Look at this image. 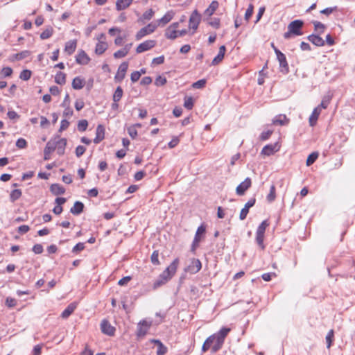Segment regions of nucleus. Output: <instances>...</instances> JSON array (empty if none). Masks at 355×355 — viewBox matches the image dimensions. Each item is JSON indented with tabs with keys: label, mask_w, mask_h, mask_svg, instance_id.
Listing matches in <instances>:
<instances>
[{
	"label": "nucleus",
	"mask_w": 355,
	"mask_h": 355,
	"mask_svg": "<svg viewBox=\"0 0 355 355\" xmlns=\"http://www.w3.org/2000/svg\"><path fill=\"white\" fill-rule=\"evenodd\" d=\"M76 49V41L70 40L65 44L64 51L69 54L71 55Z\"/></svg>",
	"instance_id": "obj_28"
},
{
	"label": "nucleus",
	"mask_w": 355,
	"mask_h": 355,
	"mask_svg": "<svg viewBox=\"0 0 355 355\" xmlns=\"http://www.w3.org/2000/svg\"><path fill=\"white\" fill-rule=\"evenodd\" d=\"M289 119L285 114H278L272 119L273 125H286L289 123Z\"/></svg>",
	"instance_id": "obj_16"
},
{
	"label": "nucleus",
	"mask_w": 355,
	"mask_h": 355,
	"mask_svg": "<svg viewBox=\"0 0 355 355\" xmlns=\"http://www.w3.org/2000/svg\"><path fill=\"white\" fill-rule=\"evenodd\" d=\"M155 45H156L155 40H146L138 45V46L136 49V52L137 53H143L144 51L151 49Z\"/></svg>",
	"instance_id": "obj_9"
},
{
	"label": "nucleus",
	"mask_w": 355,
	"mask_h": 355,
	"mask_svg": "<svg viewBox=\"0 0 355 355\" xmlns=\"http://www.w3.org/2000/svg\"><path fill=\"white\" fill-rule=\"evenodd\" d=\"M218 7V2L217 1H213L209 6L205 10V15L209 17L211 16Z\"/></svg>",
	"instance_id": "obj_30"
},
{
	"label": "nucleus",
	"mask_w": 355,
	"mask_h": 355,
	"mask_svg": "<svg viewBox=\"0 0 355 355\" xmlns=\"http://www.w3.org/2000/svg\"><path fill=\"white\" fill-rule=\"evenodd\" d=\"M55 148L56 144L53 141V140H50L47 142L44 150L47 152V153L51 154V153L53 152Z\"/></svg>",
	"instance_id": "obj_39"
},
{
	"label": "nucleus",
	"mask_w": 355,
	"mask_h": 355,
	"mask_svg": "<svg viewBox=\"0 0 355 355\" xmlns=\"http://www.w3.org/2000/svg\"><path fill=\"white\" fill-rule=\"evenodd\" d=\"M318 157V153L316 152L311 153L306 159V165L311 166L313 164Z\"/></svg>",
	"instance_id": "obj_41"
},
{
	"label": "nucleus",
	"mask_w": 355,
	"mask_h": 355,
	"mask_svg": "<svg viewBox=\"0 0 355 355\" xmlns=\"http://www.w3.org/2000/svg\"><path fill=\"white\" fill-rule=\"evenodd\" d=\"M150 261L153 265L158 266L160 264L159 261V251L155 250L150 257Z\"/></svg>",
	"instance_id": "obj_42"
},
{
	"label": "nucleus",
	"mask_w": 355,
	"mask_h": 355,
	"mask_svg": "<svg viewBox=\"0 0 355 355\" xmlns=\"http://www.w3.org/2000/svg\"><path fill=\"white\" fill-rule=\"evenodd\" d=\"M101 329L102 332L108 336H113L114 334L115 329L112 327L109 321L103 320L101 324Z\"/></svg>",
	"instance_id": "obj_12"
},
{
	"label": "nucleus",
	"mask_w": 355,
	"mask_h": 355,
	"mask_svg": "<svg viewBox=\"0 0 355 355\" xmlns=\"http://www.w3.org/2000/svg\"><path fill=\"white\" fill-rule=\"evenodd\" d=\"M107 44L105 41H100L96 45L95 53L101 55L107 50Z\"/></svg>",
	"instance_id": "obj_27"
},
{
	"label": "nucleus",
	"mask_w": 355,
	"mask_h": 355,
	"mask_svg": "<svg viewBox=\"0 0 355 355\" xmlns=\"http://www.w3.org/2000/svg\"><path fill=\"white\" fill-rule=\"evenodd\" d=\"M304 21L300 19H295L288 25V31L284 33L285 39H290L293 36H300L303 34L302 31Z\"/></svg>",
	"instance_id": "obj_3"
},
{
	"label": "nucleus",
	"mask_w": 355,
	"mask_h": 355,
	"mask_svg": "<svg viewBox=\"0 0 355 355\" xmlns=\"http://www.w3.org/2000/svg\"><path fill=\"white\" fill-rule=\"evenodd\" d=\"M322 110L319 107H315L309 119V123L310 126L313 127L317 123L318 117Z\"/></svg>",
	"instance_id": "obj_18"
},
{
	"label": "nucleus",
	"mask_w": 355,
	"mask_h": 355,
	"mask_svg": "<svg viewBox=\"0 0 355 355\" xmlns=\"http://www.w3.org/2000/svg\"><path fill=\"white\" fill-rule=\"evenodd\" d=\"M53 33V28L51 26H48L41 34L40 38L46 40L51 37Z\"/></svg>",
	"instance_id": "obj_36"
},
{
	"label": "nucleus",
	"mask_w": 355,
	"mask_h": 355,
	"mask_svg": "<svg viewBox=\"0 0 355 355\" xmlns=\"http://www.w3.org/2000/svg\"><path fill=\"white\" fill-rule=\"evenodd\" d=\"M150 342L157 345V355H164L167 352V347L157 339H151Z\"/></svg>",
	"instance_id": "obj_22"
},
{
	"label": "nucleus",
	"mask_w": 355,
	"mask_h": 355,
	"mask_svg": "<svg viewBox=\"0 0 355 355\" xmlns=\"http://www.w3.org/2000/svg\"><path fill=\"white\" fill-rule=\"evenodd\" d=\"M86 148L83 146H78L76 148V155L78 157L82 156L85 152Z\"/></svg>",
	"instance_id": "obj_60"
},
{
	"label": "nucleus",
	"mask_w": 355,
	"mask_h": 355,
	"mask_svg": "<svg viewBox=\"0 0 355 355\" xmlns=\"http://www.w3.org/2000/svg\"><path fill=\"white\" fill-rule=\"evenodd\" d=\"M220 19L219 18H211L208 22L209 25L215 28H218L220 27Z\"/></svg>",
	"instance_id": "obj_52"
},
{
	"label": "nucleus",
	"mask_w": 355,
	"mask_h": 355,
	"mask_svg": "<svg viewBox=\"0 0 355 355\" xmlns=\"http://www.w3.org/2000/svg\"><path fill=\"white\" fill-rule=\"evenodd\" d=\"M165 37L169 40H175L178 37V31L168 27L164 33Z\"/></svg>",
	"instance_id": "obj_32"
},
{
	"label": "nucleus",
	"mask_w": 355,
	"mask_h": 355,
	"mask_svg": "<svg viewBox=\"0 0 355 355\" xmlns=\"http://www.w3.org/2000/svg\"><path fill=\"white\" fill-rule=\"evenodd\" d=\"M179 264V259H175L173 262L159 275L157 279L153 283V289L166 284L175 274Z\"/></svg>",
	"instance_id": "obj_1"
},
{
	"label": "nucleus",
	"mask_w": 355,
	"mask_h": 355,
	"mask_svg": "<svg viewBox=\"0 0 355 355\" xmlns=\"http://www.w3.org/2000/svg\"><path fill=\"white\" fill-rule=\"evenodd\" d=\"M213 339H214L213 336H209V338H207V340L205 341V343L202 345V352H205L207 351L211 347Z\"/></svg>",
	"instance_id": "obj_43"
},
{
	"label": "nucleus",
	"mask_w": 355,
	"mask_h": 355,
	"mask_svg": "<svg viewBox=\"0 0 355 355\" xmlns=\"http://www.w3.org/2000/svg\"><path fill=\"white\" fill-rule=\"evenodd\" d=\"M280 149V145L278 142H276L272 144H268L266 145L261 150V154L266 155V156H270L273 155L275 153L279 151Z\"/></svg>",
	"instance_id": "obj_6"
},
{
	"label": "nucleus",
	"mask_w": 355,
	"mask_h": 355,
	"mask_svg": "<svg viewBox=\"0 0 355 355\" xmlns=\"http://www.w3.org/2000/svg\"><path fill=\"white\" fill-rule=\"evenodd\" d=\"M50 190L54 195H61L65 191V189L59 184H53L50 187Z\"/></svg>",
	"instance_id": "obj_29"
},
{
	"label": "nucleus",
	"mask_w": 355,
	"mask_h": 355,
	"mask_svg": "<svg viewBox=\"0 0 355 355\" xmlns=\"http://www.w3.org/2000/svg\"><path fill=\"white\" fill-rule=\"evenodd\" d=\"M151 326V322H148L146 320H142L139 322L137 326V335L139 337L144 336L150 327Z\"/></svg>",
	"instance_id": "obj_11"
},
{
	"label": "nucleus",
	"mask_w": 355,
	"mask_h": 355,
	"mask_svg": "<svg viewBox=\"0 0 355 355\" xmlns=\"http://www.w3.org/2000/svg\"><path fill=\"white\" fill-rule=\"evenodd\" d=\"M230 328L224 327L222 328L216 334L211 336L214 337L211 345V352L213 353H216L222 347L225 338L227 336V334L230 332Z\"/></svg>",
	"instance_id": "obj_2"
},
{
	"label": "nucleus",
	"mask_w": 355,
	"mask_h": 355,
	"mask_svg": "<svg viewBox=\"0 0 355 355\" xmlns=\"http://www.w3.org/2000/svg\"><path fill=\"white\" fill-rule=\"evenodd\" d=\"M85 248V245L83 243H77L73 248V250H72V252H78L79 251H81L83 250V249Z\"/></svg>",
	"instance_id": "obj_64"
},
{
	"label": "nucleus",
	"mask_w": 355,
	"mask_h": 355,
	"mask_svg": "<svg viewBox=\"0 0 355 355\" xmlns=\"http://www.w3.org/2000/svg\"><path fill=\"white\" fill-rule=\"evenodd\" d=\"M133 0H117L116 2V8L117 10H122L128 7L132 3Z\"/></svg>",
	"instance_id": "obj_26"
},
{
	"label": "nucleus",
	"mask_w": 355,
	"mask_h": 355,
	"mask_svg": "<svg viewBox=\"0 0 355 355\" xmlns=\"http://www.w3.org/2000/svg\"><path fill=\"white\" fill-rule=\"evenodd\" d=\"M43 250V246L41 244H35L33 247V251L37 254L42 253Z\"/></svg>",
	"instance_id": "obj_62"
},
{
	"label": "nucleus",
	"mask_w": 355,
	"mask_h": 355,
	"mask_svg": "<svg viewBox=\"0 0 355 355\" xmlns=\"http://www.w3.org/2000/svg\"><path fill=\"white\" fill-rule=\"evenodd\" d=\"M76 61L80 64H87L90 61V58L84 51H80L76 55Z\"/></svg>",
	"instance_id": "obj_20"
},
{
	"label": "nucleus",
	"mask_w": 355,
	"mask_h": 355,
	"mask_svg": "<svg viewBox=\"0 0 355 355\" xmlns=\"http://www.w3.org/2000/svg\"><path fill=\"white\" fill-rule=\"evenodd\" d=\"M205 84L206 80L205 79H201L193 83L192 87L196 89H201L205 87Z\"/></svg>",
	"instance_id": "obj_53"
},
{
	"label": "nucleus",
	"mask_w": 355,
	"mask_h": 355,
	"mask_svg": "<svg viewBox=\"0 0 355 355\" xmlns=\"http://www.w3.org/2000/svg\"><path fill=\"white\" fill-rule=\"evenodd\" d=\"M206 229L204 225H200L198 227L197 231L195 234L194 239H198V241H200V236L203 235L205 233Z\"/></svg>",
	"instance_id": "obj_45"
},
{
	"label": "nucleus",
	"mask_w": 355,
	"mask_h": 355,
	"mask_svg": "<svg viewBox=\"0 0 355 355\" xmlns=\"http://www.w3.org/2000/svg\"><path fill=\"white\" fill-rule=\"evenodd\" d=\"M333 337H334V331L330 330L326 336V342L327 344V348H329L331 347Z\"/></svg>",
	"instance_id": "obj_58"
},
{
	"label": "nucleus",
	"mask_w": 355,
	"mask_h": 355,
	"mask_svg": "<svg viewBox=\"0 0 355 355\" xmlns=\"http://www.w3.org/2000/svg\"><path fill=\"white\" fill-rule=\"evenodd\" d=\"M31 71L28 69L23 70L19 75V78L23 80H28L31 77Z\"/></svg>",
	"instance_id": "obj_46"
},
{
	"label": "nucleus",
	"mask_w": 355,
	"mask_h": 355,
	"mask_svg": "<svg viewBox=\"0 0 355 355\" xmlns=\"http://www.w3.org/2000/svg\"><path fill=\"white\" fill-rule=\"evenodd\" d=\"M254 6L252 4H250L245 13V19L248 21L250 18L253 14Z\"/></svg>",
	"instance_id": "obj_50"
},
{
	"label": "nucleus",
	"mask_w": 355,
	"mask_h": 355,
	"mask_svg": "<svg viewBox=\"0 0 355 355\" xmlns=\"http://www.w3.org/2000/svg\"><path fill=\"white\" fill-rule=\"evenodd\" d=\"M127 54L128 53L124 51V49H121L114 53V57L116 59H119L124 58L125 56H126Z\"/></svg>",
	"instance_id": "obj_57"
},
{
	"label": "nucleus",
	"mask_w": 355,
	"mask_h": 355,
	"mask_svg": "<svg viewBox=\"0 0 355 355\" xmlns=\"http://www.w3.org/2000/svg\"><path fill=\"white\" fill-rule=\"evenodd\" d=\"M277 58L279 62L280 67L287 72L288 71V65L285 55L283 53H279V57Z\"/></svg>",
	"instance_id": "obj_31"
},
{
	"label": "nucleus",
	"mask_w": 355,
	"mask_h": 355,
	"mask_svg": "<svg viewBox=\"0 0 355 355\" xmlns=\"http://www.w3.org/2000/svg\"><path fill=\"white\" fill-rule=\"evenodd\" d=\"M166 83V79L165 77H163L162 76H159L156 78L155 80V84L157 85V86H162L164 85H165Z\"/></svg>",
	"instance_id": "obj_55"
},
{
	"label": "nucleus",
	"mask_w": 355,
	"mask_h": 355,
	"mask_svg": "<svg viewBox=\"0 0 355 355\" xmlns=\"http://www.w3.org/2000/svg\"><path fill=\"white\" fill-rule=\"evenodd\" d=\"M276 197L275 195V187L274 184L271 185L270 189V192L268 195L267 196V200L268 202H272L275 200Z\"/></svg>",
	"instance_id": "obj_44"
},
{
	"label": "nucleus",
	"mask_w": 355,
	"mask_h": 355,
	"mask_svg": "<svg viewBox=\"0 0 355 355\" xmlns=\"http://www.w3.org/2000/svg\"><path fill=\"white\" fill-rule=\"evenodd\" d=\"M154 13L155 12L153 9H149L143 14L142 18L146 20H150L153 17Z\"/></svg>",
	"instance_id": "obj_54"
},
{
	"label": "nucleus",
	"mask_w": 355,
	"mask_h": 355,
	"mask_svg": "<svg viewBox=\"0 0 355 355\" xmlns=\"http://www.w3.org/2000/svg\"><path fill=\"white\" fill-rule=\"evenodd\" d=\"M55 82L59 85H64L66 83V75L65 73L58 71L55 76Z\"/></svg>",
	"instance_id": "obj_34"
},
{
	"label": "nucleus",
	"mask_w": 355,
	"mask_h": 355,
	"mask_svg": "<svg viewBox=\"0 0 355 355\" xmlns=\"http://www.w3.org/2000/svg\"><path fill=\"white\" fill-rule=\"evenodd\" d=\"M272 134V130H267L265 132H263L260 135V139L261 140H267L270 138L271 135Z\"/></svg>",
	"instance_id": "obj_61"
},
{
	"label": "nucleus",
	"mask_w": 355,
	"mask_h": 355,
	"mask_svg": "<svg viewBox=\"0 0 355 355\" xmlns=\"http://www.w3.org/2000/svg\"><path fill=\"white\" fill-rule=\"evenodd\" d=\"M225 51L226 48L224 45L220 46L218 55L212 60L213 65H216L223 60Z\"/></svg>",
	"instance_id": "obj_23"
},
{
	"label": "nucleus",
	"mask_w": 355,
	"mask_h": 355,
	"mask_svg": "<svg viewBox=\"0 0 355 355\" xmlns=\"http://www.w3.org/2000/svg\"><path fill=\"white\" fill-rule=\"evenodd\" d=\"M175 16V12L173 10L168 11L161 19L154 21L157 27L164 26L168 22H170Z\"/></svg>",
	"instance_id": "obj_7"
},
{
	"label": "nucleus",
	"mask_w": 355,
	"mask_h": 355,
	"mask_svg": "<svg viewBox=\"0 0 355 355\" xmlns=\"http://www.w3.org/2000/svg\"><path fill=\"white\" fill-rule=\"evenodd\" d=\"M27 146L26 141L23 138H19L16 141V146L19 148H24Z\"/></svg>",
	"instance_id": "obj_59"
},
{
	"label": "nucleus",
	"mask_w": 355,
	"mask_h": 355,
	"mask_svg": "<svg viewBox=\"0 0 355 355\" xmlns=\"http://www.w3.org/2000/svg\"><path fill=\"white\" fill-rule=\"evenodd\" d=\"M157 26L153 22L148 24L145 27L141 28L136 34L135 39L137 40H140L141 38L148 35L149 34L153 33L157 28Z\"/></svg>",
	"instance_id": "obj_5"
},
{
	"label": "nucleus",
	"mask_w": 355,
	"mask_h": 355,
	"mask_svg": "<svg viewBox=\"0 0 355 355\" xmlns=\"http://www.w3.org/2000/svg\"><path fill=\"white\" fill-rule=\"evenodd\" d=\"M268 225V220H265L259 225L256 232V242L262 250L265 248L263 243L264 235L266 229Z\"/></svg>",
	"instance_id": "obj_4"
},
{
	"label": "nucleus",
	"mask_w": 355,
	"mask_h": 355,
	"mask_svg": "<svg viewBox=\"0 0 355 355\" xmlns=\"http://www.w3.org/2000/svg\"><path fill=\"white\" fill-rule=\"evenodd\" d=\"M255 198L250 199L245 205L244 207L241 209L239 215L240 220H243L246 218L247 215L249 212V209L254 206L255 204Z\"/></svg>",
	"instance_id": "obj_13"
},
{
	"label": "nucleus",
	"mask_w": 355,
	"mask_h": 355,
	"mask_svg": "<svg viewBox=\"0 0 355 355\" xmlns=\"http://www.w3.org/2000/svg\"><path fill=\"white\" fill-rule=\"evenodd\" d=\"M202 268L201 262L199 259H193L191 264L188 267V270L191 273H197Z\"/></svg>",
	"instance_id": "obj_19"
},
{
	"label": "nucleus",
	"mask_w": 355,
	"mask_h": 355,
	"mask_svg": "<svg viewBox=\"0 0 355 355\" xmlns=\"http://www.w3.org/2000/svg\"><path fill=\"white\" fill-rule=\"evenodd\" d=\"M331 99V97L330 96H324L322 98L320 104L318 106H317V107H319L320 110H322V109H326L328 107L329 104L330 103Z\"/></svg>",
	"instance_id": "obj_35"
},
{
	"label": "nucleus",
	"mask_w": 355,
	"mask_h": 355,
	"mask_svg": "<svg viewBox=\"0 0 355 355\" xmlns=\"http://www.w3.org/2000/svg\"><path fill=\"white\" fill-rule=\"evenodd\" d=\"M200 21V15L195 10L191 15L189 18V27L196 31Z\"/></svg>",
	"instance_id": "obj_10"
},
{
	"label": "nucleus",
	"mask_w": 355,
	"mask_h": 355,
	"mask_svg": "<svg viewBox=\"0 0 355 355\" xmlns=\"http://www.w3.org/2000/svg\"><path fill=\"white\" fill-rule=\"evenodd\" d=\"M53 141L56 144L57 153L59 155H62L64 153L65 147L67 145V139L64 138L55 139Z\"/></svg>",
	"instance_id": "obj_15"
},
{
	"label": "nucleus",
	"mask_w": 355,
	"mask_h": 355,
	"mask_svg": "<svg viewBox=\"0 0 355 355\" xmlns=\"http://www.w3.org/2000/svg\"><path fill=\"white\" fill-rule=\"evenodd\" d=\"M88 125V122L85 119H83L78 121V130L80 132H84L86 130Z\"/></svg>",
	"instance_id": "obj_48"
},
{
	"label": "nucleus",
	"mask_w": 355,
	"mask_h": 355,
	"mask_svg": "<svg viewBox=\"0 0 355 355\" xmlns=\"http://www.w3.org/2000/svg\"><path fill=\"white\" fill-rule=\"evenodd\" d=\"M30 55V51H24L20 53H16L14 55L15 59L17 60H20L22 59H24Z\"/></svg>",
	"instance_id": "obj_47"
},
{
	"label": "nucleus",
	"mask_w": 355,
	"mask_h": 355,
	"mask_svg": "<svg viewBox=\"0 0 355 355\" xmlns=\"http://www.w3.org/2000/svg\"><path fill=\"white\" fill-rule=\"evenodd\" d=\"M85 85V80L80 77H76L72 81V87L74 89H80Z\"/></svg>",
	"instance_id": "obj_33"
},
{
	"label": "nucleus",
	"mask_w": 355,
	"mask_h": 355,
	"mask_svg": "<svg viewBox=\"0 0 355 355\" xmlns=\"http://www.w3.org/2000/svg\"><path fill=\"white\" fill-rule=\"evenodd\" d=\"M128 68V63L127 62H123L119 65L117 73L114 76L115 81L120 83L124 79Z\"/></svg>",
	"instance_id": "obj_8"
},
{
	"label": "nucleus",
	"mask_w": 355,
	"mask_h": 355,
	"mask_svg": "<svg viewBox=\"0 0 355 355\" xmlns=\"http://www.w3.org/2000/svg\"><path fill=\"white\" fill-rule=\"evenodd\" d=\"M3 77H10L12 74V69L10 67H3L1 71Z\"/></svg>",
	"instance_id": "obj_51"
},
{
	"label": "nucleus",
	"mask_w": 355,
	"mask_h": 355,
	"mask_svg": "<svg viewBox=\"0 0 355 355\" xmlns=\"http://www.w3.org/2000/svg\"><path fill=\"white\" fill-rule=\"evenodd\" d=\"M184 106L187 110H191L193 107V100L192 97H187L184 99Z\"/></svg>",
	"instance_id": "obj_49"
},
{
	"label": "nucleus",
	"mask_w": 355,
	"mask_h": 355,
	"mask_svg": "<svg viewBox=\"0 0 355 355\" xmlns=\"http://www.w3.org/2000/svg\"><path fill=\"white\" fill-rule=\"evenodd\" d=\"M83 203L80 201H76L71 208L70 211L74 215H79L83 211Z\"/></svg>",
	"instance_id": "obj_24"
},
{
	"label": "nucleus",
	"mask_w": 355,
	"mask_h": 355,
	"mask_svg": "<svg viewBox=\"0 0 355 355\" xmlns=\"http://www.w3.org/2000/svg\"><path fill=\"white\" fill-rule=\"evenodd\" d=\"M313 23L314 25L315 31L318 32V35L323 33L324 28H325L324 25L318 21H315Z\"/></svg>",
	"instance_id": "obj_40"
},
{
	"label": "nucleus",
	"mask_w": 355,
	"mask_h": 355,
	"mask_svg": "<svg viewBox=\"0 0 355 355\" xmlns=\"http://www.w3.org/2000/svg\"><path fill=\"white\" fill-rule=\"evenodd\" d=\"M17 304V301L15 299L12 298L10 297H8L6 300V305L9 308H12L15 306Z\"/></svg>",
	"instance_id": "obj_56"
},
{
	"label": "nucleus",
	"mask_w": 355,
	"mask_h": 355,
	"mask_svg": "<svg viewBox=\"0 0 355 355\" xmlns=\"http://www.w3.org/2000/svg\"><path fill=\"white\" fill-rule=\"evenodd\" d=\"M21 191L20 189H14L11 191L10 194V200L11 202H14L17 200H18L21 196Z\"/></svg>",
	"instance_id": "obj_37"
},
{
	"label": "nucleus",
	"mask_w": 355,
	"mask_h": 355,
	"mask_svg": "<svg viewBox=\"0 0 355 355\" xmlns=\"http://www.w3.org/2000/svg\"><path fill=\"white\" fill-rule=\"evenodd\" d=\"M141 76V73L139 71H134L131 73L130 79L132 82L135 83L137 80H139V78Z\"/></svg>",
	"instance_id": "obj_63"
},
{
	"label": "nucleus",
	"mask_w": 355,
	"mask_h": 355,
	"mask_svg": "<svg viewBox=\"0 0 355 355\" xmlns=\"http://www.w3.org/2000/svg\"><path fill=\"white\" fill-rule=\"evenodd\" d=\"M123 89L122 88L119 86L114 93V95H113V101L114 102H119L121 98H122L123 96Z\"/></svg>",
	"instance_id": "obj_38"
},
{
	"label": "nucleus",
	"mask_w": 355,
	"mask_h": 355,
	"mask_svg": "<svg viewBox=\"0 0 355 355\" xmlns=\"http://www.w3.org/2000/svg\"><path fill=\"white\" fill-rule=\"evenodd\" d=\"M307 39L317 46H323L324 45V40L319 35H310L307 37Z\"/></svg>",
	"instance_id": "obj_21"
},
{
	"label": "nucleus",
	"mask_w": 355,
	"mask_h": 355,
	"mask_svg": "<svg viewBox=\"0 0 355 355\" xmlns=\"http://www.w3.org/2000/svg\"><path fill=\"white\" fill-rule=\"evenodd\" d=\"M76 304L71 303L67 307L62 311L61 317L62 318H67L76 309Z\"/></svg>",
	"instance_id": "obj_25"
},
{
	"label": "nucleus",
	"mask_w": 355,
	"mask_h": 355,
	"mask_svg": "<svg viewBox=\"0 0 355 355\" xmlns=\"http://www.w3.org/2000/svg\"><path fill=\"white\" fill-rule=\"evenodd\" d=\"M251 186V180L247 178L243 182H242L236 189V193L239 196H242L245 193V191Z\"/></svg>",
	"instance_id": "obj_14"
},
{
	"label": "nucleus",
	"mask_w": 355,
	"mask_h": 355,
	"mask_svg": "<svg viewBox=\"0 0 355 355\" xmlns=\"http://www.w3.org/2000/svg\"><path fill=\"white\" fill-rule=\"evenodd\" d=\"M105 137V128L103 125L99 124L96 130V137L94 139L95 144L100 143Z\"/></svg>",
	"instance_id": "obj_17"
}]
</instances>
